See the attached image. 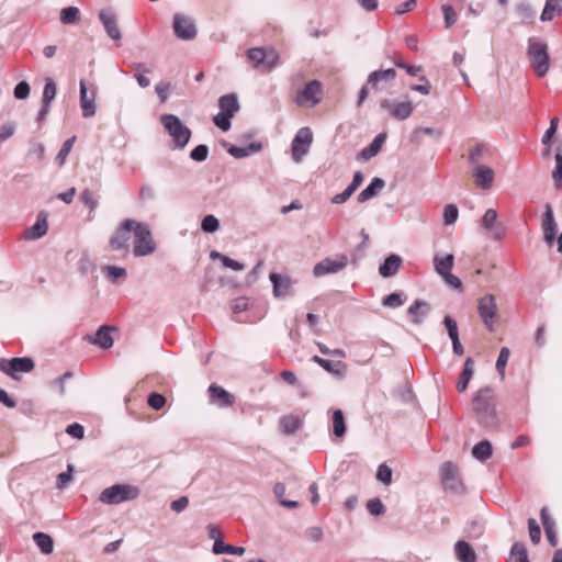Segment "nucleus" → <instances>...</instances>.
<instances>
[{
    "label": "nucleus",
    "mask_w": 562,
    "mask_h": 562,
    "mask_svg": "<svg viewBox=\"0 0 562 562\" xmlns=\"http://www.w3.org/2000/svg\"><path fill=\"white\" fill-rule=\"evenodd\" d=\"M529 537L533 544H538L541 539V529L535 518L528 519Z\"/></svg>",
    "instance_id": "4d7b16f0"
},
{
    "label": "nucleus",
    "mask_w": 562,
    "mask_h": 562,
    "mask_svg": "<svg viewBox=\"0 0 562 562\" xmlns=\"http://www.w3.org/2000/svg\"><path fill=\"white\" fill-rule=\"evenodd\" d=\"M211 257L221 259L224 267L229 268L232 270L240 271L244 269L243 263H240L239 261H237L235 259L229 258L228 256L222 255L217 251H212Z\"/></svg>",
    "instance_id": "603ef678"
},
{
    "label": "nucleus",
    "mask_w": 562,
    "mask_h": 562,
    "mask_svg": "<svg viewBox=\"0 0 562 562\" xmlns=\"http://www.w3.org/2000/svg\"><path fill=\"white\" fill-rule=\"evenodd\" d=\"M459 216L458 207L454 204H448L443 211V223L451 225L457 222Z\"/></svg>",
    "instance_id": "e2e57ef3"
},
{
    "label": "nucleus",
    "mask_w": 562,
    "mask_h": 562,
    "mask_svg": "<svg viewBox=\"0 0 562 562\" xmlns=\"http://www.w3.org/2000/svg\"><path fill=\"white\" fill-rule=\"evenodd\" d=\"M285 490V485L283 483L278 482L273 486V494L283 507L296 508L299 506V503L296 501L284 498Z\"/></svg>",
    "instance_id": "ea45409f"
},
{
    "label": "nucleus",
    "mask_w": 562,
    "mask_h": 562,
    "mask_svg": "<svg viewBox=\"0 0 562 562\" xmlns=\"http://www.w3.org/2000/svg\"><path fill=\"white\" fill-rule=\"evenodd\" d=\"M348 265L347 255H338L336 258L327 257L317 262L313 268V274L315 278H321L326 274L337 273L345 269Z\"/></svg>",
    "instance_id": "9d476101"
},
{
    "label": "nucleus",
    "mask_w": 562,
    "mask_h": 562,
    "mask_svg": "<svg viewBox=\"0 0 562 562\" xmlns=\"http://www.w3.org/2000/svg\"><path fill=\"white\" fill-rule=\"evenodd\" d=\"M30 92H31L30 85L26 81H20L14 87L13 94H14V98L18 100H25L30 95Z\"/></svg>",
    "instance_id": "69168bd1"
},
{
    "label": "nucleus",
    "mask_w": 562,
    "mask_h": 562,
    "mask_svg": "<svg viewBox=\"0 0 562 562\" xmlns=\"http://www.w3.org/2000/svg\"><path fill=\"white\" fill-rule=\"evenodd\" d=\"M527 57L538 77H544L548 74L550 56L546 43L529 38L527 43Z\"/></svg>",
    "instance_id": "7ed1b4c3"
},
{
    "label": "nucleus",
    "mask_w": 562,
    "mask_h": 562,
    "mask_svg": "<svg viewBox=\"0 0 562 562\" xmlns=\"http://www.w3.org/2000/svg\"><path fill=\"white\" fill-rule=\"evenodd\" d=\"M441 11L443 14L445 27L446 29L451 27L458 20V15H457L456 11L453 10V8L450 4H447V3L441 5Z\"/></svg>",
    "instance_id": "5fc2aeb1"
},
{
    "label": "nucleus",
    "mask_w": 562,
    "mask_h": 562,
    "mask_svg": "<svg viewBox=\"0 0 562 562\" xmlns=\"http://www.w3.org/2000/svg\"><path fill=\"white\" fill-rule=\"evenodd\" d=\"M454 265V256L448 254L445 257L435 256L434 266L439 276H446L451 272Z\"/></svg>",
    "instance_id": "473e14b6"
},
{
    "label": "nucleus",
    "mask_w": 562,
    "mask_h": 562,
    "mask_svg": "<svg viewBox=\"0 0 562 562\" xmlns=\"http://www.w3.org/2000/svg\"><path fill=\"white\" fill-rule=\"evenodd\" d=\"M302 426L301 419L294 415L281 417L280 427L285 435L295 434Z\"/></svg>",
    "instance_id": "58836bf2"
},
{
    "label": "nucleus",
    "mask_w": 562,
    "mask_h": 562,
    "mask_svg": "<svg viewBox=\"0 0 562 562\" xmlns=\"http://www.w3.org/2000/svg\"><path fill=\"white\" fill-rule=\"evenodd\" d=\"M405 300H406V296L403 293L394 292V293L386 295L383 299L382 304L385 307L396 308V307L402 306L405 303Z\"/></svg>",
    "instance_id": "09e8293b"
},
{
    "label": "nucleus",
    "mask_w": 562,
    "mask_h": 562,
    "mask_svg": "<svg viewBox=\"0 0 562 562\" xmlns=\"http://www.w3.org/2000/svg\"><path fill=\"white\" fill-rule=\"evenodd\" d=\"M473 411L477 416V422L487 428L497 426L496 397L490 386L479 390L473 397Z\"/></svg>",
    "instance_id": "f257e3e1"
},
{
    "label": "nucleus",
    "mask_w": 562,
    "mask_h": 562,
    "mask_svg": "<svg viewBox=\"0 0 562 562\" xmlns=\"http://www.w3.org/2000/svg\"><path fill=\"white\" fill-rule=\"evenodd\" d=\"M99 20L109 37L114 41H120L122 38L121 30L117 25V19L113 12L109 10H101L99 13Z\"/></svg>",
    "instance_id": "aec40b11"
},
{
    "label": "nucleus",
    "mask_w": 562,
    "mask_h": 562,
    "mask_svg": "<svg viewBox=\"0 0 562 562\" xmlns=\"http://www.w3.org/2000/svg\"><path fill=\"white\" fill-rule=\"evenodd\" d=\"M322 368L338 379H342L347 372V364L340 360L331 361L325 359L322 363Z\"/></svg>",
    "instance_id": "e433bc0d"
},
{
    "label": "nucleus",
    "mask_w": 562,
    "mask_h": 562,
    "mask_svg": "<svg viewBox=\"0 0 562 562\" xmlns=\"http://www.w3.org/2000/svg\"><path fill=\"white\" fill-rule=\"evenodd\" d=\"M79 13L77 7L64 8L60 12V22L65 25L72 24L79 19Z\"/></svg>",
    "instance_id": "3c124183"
},
{
    "label": "nucleus",
    "mask_w": 562,
    "mask_h": 562,
    "mask_svg": "<svg viewBox=\"0 0 562 562\" xmlns=\"http://www.w3.org/2000/svg\"><path fill=\"white\" fill-rule=\"evenodd\" d=\"M367 509L373 516H380L385 513V506L378 497L368 501Z\"/></svg>",
    "instance_id": "680f3d73"
},
{
    "label": "nucleus",
    "mask_w": 562,
    "mask_h": 562,
    "mask_svg": "<svg viewBox=\"0 0 562 562\" xmlns=\"http://www.w3.org/2000/svg\"><path fill=\"white\" fill-rule=\"evenodd\" d=\"M440 481L445 490L454 493L463 491V484L459 477L458 468L451 462H445L440 467Z\"/></svg>",
    "instance_id": "9b49d317"
},
{
    "label": "nucleus",
    "mask_w": 562,
    "mask_h": 562,
    "mask_svg": "<svg viewBox=\"0 0 562 562\" xmlns=\"http://www.w3.org/2000/svg\"><path fill=\"white\" fill-rule=\"evenodd\" d=\"M392 469L385 463L380 464L376 471V480L383 483L384 485H390L392 483Z\"/></svg>",
    "instance_id": "6e6d98bb"
},
{
    "label": "nucleus",
    "mask_w": 562,
    "mask_h": 562,
    "mask_svg": "<svg viewBox=\"0 0 562 562\" xmlns=\"http://www.w3.org/2000/svg\"><path fill=\"white\" fill-rule=\"evenodd\" d=\"M492 453L493 447L488 440H482L472 448L473 458L481 462L491 458Z\"/></svg>",
    "instance_id": "c9c22d12"
},
{
    "label": "nucleus",
    "mask_w": 562,
    "mask_h": 562,
    "mask_svg": "<svg viewBox=\"0 0 562 562\" xmlns=\"http://www.w3.org/2000/svg\"><path fill=\"white\" fill-rule=\"evenodd\" d=\"M385 139V133L378 134L367 147L361 149V151L358 154V159L369 160L378 155Z\"/></svg>",
    "instance_id": "bb28decb"
},
{
    "label": "nucleus",
    "mask_w": 562,
    "mask_h": 562,
    "mask_svg": "<svg viewBox=\"0 0 562 562\" xmlns=\"http://www.w3.org/2000/svg\"><path fill=\"white\" fill-rule=\"evenodd\" d=\"M541 227H542L543 239H544L546 244L549 247H552L555 241L557 222L554 218L552 205L550 203H547L544 205V212L542 214Z\"/></svg>",
    "instance_id": "a211bd4d"
},
{
    "label": "nucleus",
    "mask_w": 562,
    "mask_h": 562,
    "mask_svg": "<svg viewBox=\"0 0 562 562\" xmlns=\"http://www.w3.org/2000/svg\"><path fill=\"white\" fill-rule=\"evenodd\" d=\"M278 60H279V55L274 49H272V48L266 49L263 70H268V71L271 70L273 67H276V65L278 64Z\"/></svg>",
    "instance_id": "338daca9"
},
{
    "label": "nucleus",
    "mask_w": 562,
    "mask_h": 562,
    "mask_svg": "<svg viewBox=\"0 0 562 562\" xmlns=\"http://www.w3.org/2000/svg\"><path fill=\"white\" fill-rule=\"evenodd\" d=\"M477 312L486 329L493 330L494 317L497 312L495 295L486 294L482 296L477 302Z\"/></svg>",
    "instance_id": "f8f14e48"
},
{
    "label": "nucleus",
    "mask_w": 562,
    "mask_h": 562,
    "mask_svg": "<svg viewBox=\"0 0 562 562\" xmlns=\"http://www.w3.org/2000/svg\"><path fill=\"white\" fill-rule=\"evenodd\" d=\"M380 106L381 109L386 110L392 117L398 121L407 120L414 111V105L411 101L394 102L383 99L380 101Z\"/></svg>",
    "instance_id": "dca6fc26"
},
{
    "label": "nucleus",
    "mask_w": 562,
    "mask_h": 562,
    "mask_svg": "<svg viewBox=\"0 0 562 562\" xmlns=\"http://www.w3.org/2000/svg\"><path fill=\"white\" fill-rule=\"evenodd\" d=\"M35 367V363L30 357L2 359L0 358V371L8 374L14 380H20V373H29Z\"/></svg>",
    "instance_id": "6e6552de"
},
{
    "label": "nucleus",
    "mask_w": 562,
    "mask_h": 562,
    "mask_svg": "<svg viewBox=\"0 0 562 562\" xmlns=\"http://www.w3.org/2000/svg\"><path fill=\"white\" fill-rule=\"evenodd\" d=\"M209 156V147L204 144L198 145L190 151V158L194 161L202 162Z\"/></svg>",
    "instance_id": "052dcab7"
},
{
    "label": "nucleus",
    "mask_w": 562,
    "mask_h": 562,
    "mask_svg": "<svg viewBox=\"0 0 562 562\" xmlns=\"http://www.w3.org/2000/svg\"><path fill=\"white\" fill-rule=\"evenodd\" d=\"M456 554L461 562H475L476 553L470 543L458 541L454 546Z\"/></svg>",
    "instance_id": "72a5a7b5"
},
{
    "label": "nucleus",
    "mask_w": 562,
    "mask_h": 562,
    "mask_svg": "<svg viewBox=\"0 0 562 562\" xmlns=\"http://www.w3.org/2000/svg\"><path fill=\"white\" fill-rule=\"evenodd\" d=\"M497 222V212L494 209H488L482 217V226L485 229H492Z\"/></svg>",
    "instance_id": "0e129e2a"
},
{
    "label": "nucleus",
    "mask_w": 562,
    "mask_h": 562,
    "mask_svg": "<svg viewBox=\"0 0 562 562\" xmlns=\"http://www.w3.org/2000/svg\"><path fill=\"white\" fill-rule=\"evenodd\" d=\"M431 310L430 304L425 300H415L407 308V315L412 323L419 325Z\"/></svg>",
    "instance_id": "4be33fe9"
},
{
    "label": "nucleus",
    "mask_w": 562,
    "mask_h": 562,
    "mask_svg": "<svg viewBox=\"0 0 562 562\" xmlns=\"http://www.w3.org/2000/svg\"><path fill=\"white\" fill-rule=\"evenodd\" d=\"M90 342L103 348L109 349L113 346V338L110 334V328L101 326L93 337L89 338Z\"/></svg>",
    "instance_id": "2f4dec72"
},
{
    "label": "nucleus",
    "mask_w": 562,
    "mask_h": 562,
    "mask_svg": "<svg viewBox=\"0 0 562 562\" xmlns=\"http://www.w3.org/2000/svg\"><path fill=\"white\" fill-rule=\"evenodd\" d=\"M136 224L137 221L135 220H124L110 237L109 244L111 248L114 250L127 251L130 248L131 236L135 232Z\"/></svg>",
    "instance_id": "0eeeda50"
},
{
    "label": "nucleus",
    "mask_w": 562,
    "mask_h": 562,
    "mask_svg": "<svg viewBox=\"0 0 562 562\" xmlns=\"http://www.w3.org/2000/svg\"><path fill=\"white\" fill-rule=\"evenodd\" d=\"M474 177L477 186L482 189H490L494 181V171L487 166L479 165L474 169Z\"/></svg>",
    "instance_id": "cd10ccee"
},
{
    "label": "nucleus",
    "mask_w": 562,
    "mask_h": 562,
    "mask_svg": "<svg viewBox=\"0 0 562 562\" xmlns=\"http://www.w3.org/2000/svg\"><path fill=\"white\" fill-rule=\"evenodd\" d=\"M443 325L447 329L450 340L459 339L458 324L450 315L445 316Z\"/></svg>",
    "instance_id": "bf43d9fd"
},
{
    "label": "nucleus",
    "mask_w": 562,
    "mask_h": 562,
    "mask_svg": "<svg viewBox=\"0 0 562 562\" xmlns=\"http://www.w3.org/2000/svg\"><path fill=\"white\" fill-rule=\"evenodd\" d=\"M147 403L151 408L159 411L165 406L166 398L162 394L154 392L149 394Z\"/></svg>",
    "instance_id": "774afa93"
},
{
    "label": "nucleus",
    "mask_w": 562,
    "mask_h": 562,
    "mask_svg": "<svg viewBox=\"0 0 562 562\" xmlns=\"http://www.w3.org/2000/svg\"><path fill=\"white\" fill-rule=\"evenodd\" d=\"M385 187V181L382 178L374 177L370 183L357 196L359 203H363L375 195Z\"/></svg>",
    "instance_id": "393cba45"
},
{
    "label": "nucleus",
    "mask_w": 562,
    "mask_h": 562,
    "mask_svg": "<svg viewBox=\"0 0 562 562\" xmlns=\"http://www.w3.org/2000/svg\"><path fill=\"white\" fill-rule=\"evenodd\" d=\"M97 99V88L91 86L90 89L87 88L86 82L80 80V108L82 111V116L85 119L92 117L97 112L95 106Z\"/></svg>",
    "instance_id": "2eb2a0df"
},
{
    "label": "nucleus",
    "mask_w": 562,
    "mask_h": 562,
    "mask_svg": "<svg viewBox=\"0 0 562 562\" xmlns=\"http://www.w3.org/2000/svg\"><path fill=\"white\" fill-rule=\"evenodd\" d=\"M262 148L261 143L252 142L246 147H239L235 145H229L227 147V153L236 159L245 158L251 154L260 151Z\"/></svg>",
    "instance_id": "c85d7f7f"
},
{
    "label": "nucleus",
    "mask_w": 562,
    "mask_h": 562,
    "mask_svg": "<svg viewBox=\"0 0 562 562\" xmlns=\"http://www.w3.org/2000/svg\"><path fill=\"white\" fill-rule=\"evenodd\" d=\"M220 112L213 117L214 124L222 130L227 132L231 126V119L239 111L238 98L235 93H228L222 95L218 99Z\"/></svg>",
    "instance_id": "39448f33"
},
{
    "label": "nucleus",
    "mask_w": 562,
    "mask_h": 562,
    "mask_svg": "<svg viewBox=\"0 0 562 562\" xmlns=\"http://www.w3.org/2000/svg\"><path fill=\"white\" fill-rule=\"evenodd\" d=\"M474 361L472 358H467L464 362L463 370L459 376L458 383H457V390L462 393L468 389V385L474 374Z\"/></svg>",
    "instance_id": "c756f323"
},
{
    "label": "nucleus",
    "mask_w": 562,
    "mask_h": 562,
    "mask_svg": "<svg viewBox=\"0 0 562 562\" xmlns=\"http://www.w3.org/2000/svg\"><path fill=\"white\" fill-rule=\"evenodd\" d=\"M57 94V86L52 78L45 79V86L42 94V103L52 105Z\"/></svg>",
    "instance_id": "79ce46f5"
},
{
    "label": "nucleus",
    "mask_w": 562,
    "mask_h": 562,
    "mask_svg": "<svg viewBox=\"0 0 562 562\" xmlns=\"http://www.w3.org/2000/svg\"><path fill=\"white\" fill-rule=\"evenodd\" d=\"M33 541L44 554H50L54 551V540L45 532H35Z\"/></svg>",
    "instance_id": "f704fd0d"
},
{
    "label": "nucleus",
    "mask_w": 562,
    "mask_h": 562,
    "mask_svg": "<svg viewBox=\"0 0 562 562\" xmlns=\"http://www.w3.org/2000/svg\"><path fill=\"white\" fill-rule=\"evenodd\" d=\"M333 432L336 437H342L346 434V422L341 409H335L333 413Z\"/></svg>",
    "instance_id": "a19ab883"
},
{
    "label": "nucleus",
    "mask_w": 562,
    "mask_h": 562,
    "mask_svg": "<svg viewBox=\"0 0 562 562\" xmlns=\"http://www.w3.org/2000/svg\"><path fill=\"white\" fill-rule=\"evenodd\" d=\"M323 93V86L318 80L307 82L304 89L297 93L296 103L299 105L314 106L319 103Z\"/></svg>",
    "instance_id": "ddd939ff"
},
{
    "label": "nucleus",
    "mask_w": 562,
    "mask_h": 562,
    "mask_svg": "<svg viewBox=\"0 0 562 562\" xmlns=\"http://www.w3.org/2000/svg\"><path fill=\"white\" fill-rule=\"evenodd\" d=\"M102 272L112 281L127 276L126 269L117 266H104L102 267Z\"/></svg>",
    "instance_id": "864d4df0"
},
{
    "label": "nucleus",
    "mask_w": 562,
    "mask_h": 562,
    "mask_svg": "<svg viewBox=\"0 0 562 562\" xmlns=\"http://www.w3.org/2000/svg\"><path fill=\"white\" fill-rule=\"evenodd\" d=\"M313 142V133L310 127H301L291 144L292 159L300 162L308 153Z\"/></svg>",
    "instance_id": "1a4fd4ad"
},
{
    "label": "nucleus",
    "mask_w": 562,
    "mask_h": 562,
    "mask_svg": "<svg viewBox=\"0 0 562 562\" xmlns=\"http://www.w3.org/2000/svg\"><path fill=\"white\" fill-rule=\"evenodd\" d=\"M510 351L507 347H503L499 351L498 358L496 360V370L504 378L505 368L509 358Z\"/></svg>",
    "instance_id": "13d9d810"
},
{
    "label": "nucleus",
    "mask_w": 562,
    "mask_h": 562,
    "mask_svg": "<svg viewBox=\"0 0 562 562\" xmlns=\"http://www.w3.org/2000/svg\"><path fill=\"white\" fill-rule=\"evenodd\" d=\"M210 402L220 408L231 407L235 403V396L216 384L209 386Z\"/></svg>",
    "instance_id": "6ab92c4d"
},
{
    "label": "nucleus",
    "mask_w": 562,
    "mask_h": 562,
    "mask_svg": "<svg viewBox=\"0 0 562 562\" xmlns=\"http://www.w3.org/2000/svg\"><path fill=\"white\" fill-rule=\"evenodd\" d=\"M160 123L172 138L173 145L171 148L178 150L186 148L192 135L191 130L175 114H162Z\"/></svg>",
    "instance_id": "f03ea898"
},
{
    "label": "nucleus",
    "mask_w": 562,
    "mask_h": 562,
    "mask_svg": "<svg viewBox=\"0 0 562 562\" xmlns=\"http://www.w3.org/2000/svg\"><path fill=\"white\" fill-rule=\"evenodd\" d=\"M395 78L396 71L393 68L375 70L369 75L367 85L374 89H384L386 85L393 82Z\"/></svg>",
    "instance_id": "412c9836"
},
{
    "label": "nucleus",
    "mask_w": 562,
    "mask_h": 562,
    "mask_svg": "<svg viewBox=\"0 0 562 562\" xmlns=\"http://www.w3.org/2000/svg\"><path fill=\"white\" fill-rule=\"evenodd\" d=\"M140 495V490L131 484H114L104 488L99 501L106 505H119L124 502L136 499Z\"/></svg>",
    "instance_id": "20e7f679"
},
{
    "label": "nucleus",
    "mask_w": 562,
    "mask_h": 562,
    "mask_svg": "<svg viewBox=\"0 0 562 562\" xmlns=\"http://www.w3.org/2000/svg\"><path fill=\"white\" fill-rule=\"evenodd\" d=\"M402 262L403 260L398 255L392 254L384 259L383 263L380 265L379 273L383 278H391L398 272Z\"/></svg>",
    "instance_id": "5701e85b"
},
{
    "label": "nucleus",
    "mask_w": 562,
    "mask_h": 562,
    "mask_svg": "<svg viewBox=\"0 0 562 562\" xmlns=\"http://www.w3.org/2000/svg\"><path fill=\"white\" fill-rule=\"evenodd\" d=\"M540 519L544 528L546 537L552 547H557L558 537L555 529V521L550 517L548 509L542 507L540 510Z\"/></svg>",
    "instance_id": "b1692460"
},
{
    "label": "nucleus",
    "mask_w": 562,
    "mask_h": 562,
    "mask_svg": "<svg viewBox=\"0 0 562 562\" xmlns=\"http://www.w3.org/2000/svg\"><path fill=\"white\" fill-rule=\"evenodd\" d=\"M134 256L144 257L153 254L156 250L155 241L151 237L150 228L147 224L137 222L134 232Z\"/></svg>",
    "instance_id": "423d86ee"
},
{
    "label": "nucleus",
    "mask_w": 562,
    "mask_h": 562,
    "mask_svg": "<svg viewBox=\"0 0 562 562\" xmlns=\"http://www.w3.org/2000/svg\"><path fill=\"white\" fill-rule=\"evenodd\" d=\"M48 223L45 216L40 215L36 222L24 232V239L36 240L47 234Z\"/></svg>",
    "instance_id": "a878e982"
},
{
    "label": "nucleus",
    "mask_w": 562,
    "mask_h": 562,
    "mask_svg": "<svg viewBox=\"0 0 562 562\" xmlns=\"http://www.w3.org/2000/svg\"><path fill=\"white\" fill-rule=\"evenodd\" d=\"M555 166L552 170V180L557 190H562V154L558 151L554 156Z\"/></svg>",
    "instance_id": "49530a36"
},
{
    "label": "nucleus",
    "mask_w": 562,
    "mask_h": 562,
    "mask_svg": "<svg viewBox=\"0 0 562 562\" xmlns=\"http://www.w3.org/2000/svg\"><path fill=\"white\" fill-rule=\"evenodd\" d=\"M269 279L272 283V293L274 297H286L293 294L294 281L289 276L271 272Z\"/></svg>",
    "instance_id": "f3484780"
},
{
    "label": "nucleus",
    "mask_w": 562,
    "mask_h": 562,
    "mask_svg": "<svg viewBox=\"0 0 562 562\" xmlns=\"http://www.w3.org/2000/svg\"><path fill=\"white\" fill-rule=\"evenodd\" d=\"M157 198L156 189L153 184L143 183L139 188L138 199L142 203H148Z\"/></svg>",
    "instance_id": "8fccbe9b"
},
{
    "label": "nucleus",
    "mask_w": 562,
    "mask_h": 562,
    "mask_svg": "<svg viewBox=\"0 0 562 562\" xmlns=\"http://www.w3.org/2000/svg\"><path fill=\"white\" fill-rule=\"evenodd\" d=\"M512 562H529L527 549L524 543L515 542L510 549Z\"/></svg>",
    "instance_id": "c03bdc74"
},
{
    "label": "nucleus",
    "mask_w": 562,
    "mask_h": 562,
    "mask_svg": "<svg viewBox=\"0 0 562 562\" xmlns=\"http://www.w3.org/2000/svg\"><path fill=\"white\" fill-rule=\"evenodd\" d=\"M213 552L215 554H235L243 555L245 553L244 547H235L228 543H225L222 539H216V542L213 544Z\"/></svg>",
    "instance_id": "4c0bfd02"
},
{
    "label": "nucleus",
    "mask_w": 562,
    "mask_h": 562,
    "mask_svg": "<svg viewBox=\"0 0 562 562\" xmlns=\"http://www.w3.org/2000/svg\"><path fill=\"white\" fill-rule=\"evenodd\" d=\"M516 12L522 23H533L536 12L530 4L521 2L516 5Z\"/></svg>",
    "instance_id": "37998d69"
},
{
    "label": "nucleus",
    "mask_w": 562,
    "mask_h": 562,
    "mask_svg": "<svg viewBox=\"0 0 562 562\" xmlns=\"http://www.w3.org/2000/svg\"><path fill=\"white\" fill-rule=\"evenodd\" d=\"M562 13V0H547L541 12L540 20L542 22L552 21Z\"/></svg>",
    "instance_id": "7c9ffc66"
},
{
    "label": "nucleus",
    "mask_w": 562,
    "mask_h": 562,
    "mask_svg": "<svg viewBox=\"0 0 562 562\" xmlns=\"http://www.w3.org/2000/svg\"><path fill=\"white\" fill-rule=\"evenodd\" d=\"M218 228H220V221L215 215L209 214L202 218L201 229L204 233L213 234V233L217 232Z\"/></svg>",
    "instance_id": "de8ad7c7"
},
{
    "label": "nucleus",
    "mask_w": 562,
    "mask_h": 562,
    "mask_svg": "<svg viewBox=\"0 0 562 562\" xmlns=\"http://www.w3.org/2000/svg\"><path fill=\"white\" fill-rule=\"evenodd\" d=\"M247 57H248L249 61L252 63L255 68L263 69V61H265V57H266V49H263L261 47L250 48L247 52Z\"/></svg>",
    "instance_id": "a18cd8bd"
},
{
    "label": "nucleus",
    "mask_w": 562,
    "mask_h": 562,
    "mask_svg": "<svg viewBox=\"0 0 562 562\" xmlns=\"http://www.w3.org/2000/svg\"><path fill=\"white\" fill-rule=\"evenodd\" d=\"M173 32L182 41H191L196 36V27L192 18L176 13L173 15Z\"/></svg>",
    "instance_id": "4468645a"
}]
</instances>
